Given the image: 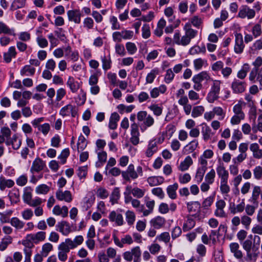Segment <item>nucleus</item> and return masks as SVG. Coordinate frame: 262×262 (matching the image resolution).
<instances>
[{"instance_id":"1","label":"nucleus","mask_w":262,"mask_h":262,"mask_svg":"<svg viewBox=\"0 0 262 262\" xmlns=\"http://www.w3.org/2000/svg\"><path fill=\"white\" fill-rule=\"evenodd\" d=\"M210 79V76L206 71H203L198 74L195 75L192 79L194 83L193 88L197 91H200L203 87L201 82L203 80L208 81Z\"/></svg>"},{"instance_id":"2","label":"nucleus","mask_w":262,"mask_h":262,"mask_svg":"<svg viewBox=\"0 0 262 262\" xmlns=\"http://www.w3.org/2000/svg\"><path fill=\"white\" fill-rule=\"evenodd\" d=\"M185 34L183 35V39L185 40L186 46L189 45L191 40L195 38L198 35V31L192 28L189 23L185 24L183 27Z\"/></svg>"},{"instance_id":"3","label":"nucleus","mask_w":262,"mask_h":262,"mask_svg":"<svg viewBox=\"0 0 262 262\" xmlns=\"http://www.w3.org/2000/svg\"><path fill=\"white\" fill-rule=\"evenodd\" d=\"M247 87V84L244 80L235 78L231 85L233 92L235 94H241L244 92Z\"/></svg>"},{"instance_id":"4","label":"nucleus","mask_w":262,"mask_h":262,"mask_svg":"<svg viewBox=\"0 0 262 262\" xmlns=\"http://www.w3.org/2000/svg\"><path fill=\"white\" fill-rule=\"evenodd\" d=\"M249 80L255 82L256 81L259 82L260 90H262V68L252 69L249 74Z\"/></svg>"},{"instance_id":"5","label":"nucleus","mask_w":262,"mask_h":262,"mask_svg":"<svg viewBox=\"0 0 262 262\" xmlns=\"http://www.w3.org/2000/svg\"><path fill=\"white\" fill-rule=\"evenodd\" d=\"M123 178L127 181H130V178L132 179H136L138 177V174L135 170V167L133 164H130L125 171L121 172Z\"/></svg>"},{"instance_id":"6","label":"nucleus","mask_w":262,"mask_h":262,"mask_svg":"<svg viewBox=\"0 0 262 262\" xmlns=\"http://www.w3.org/2000/svg\"><path fill=\"white\" fill-rule=\"evenodd\" d=\"M84 239L82 235L76 236L73 240L71 238H66L63 243L68 246L70 249L76 248L77 246L82 244Z\"/></svg>"},{"instance_id":"7","label":"nucleus","mask_w":262,"mask_h":262,"mask_svg":"<svg viewBox=\"0 0 262 262\" xmlns=\"http://www.w3.org/2000/svg\"><path fill=\"white\" fill-rule=\"evenodd\" d=\"M58 257L62 261H65L68 258L67 253L70 249L63 242L61 243L58 246Z\"/></svg>"},{"instance_id":"8","label":"nucleus","mask_w":262,"mask_h":262,"mask_svg":"<svg viewBox=\"0 0 262 262\" xmlns=\"http://www.w3.org/2000/svg\"><path fill=\"white\" fill-rule=\"evenodd\" d=\"M235 36L234 52L237 54H241L243 52L245 48L243 36L241 33H236Z\"/></svg>"},{"instance_id":"9","label":"nucleus","mask_w":262,"mask_h":262,"mask_svg":"<svg viewBox=\"0 0 262 262\" xmlns=\"http://www.w3.org/2000/svg\"><path fill=\"white\" fill-rule=\"evenodd\" d=\"M56 197L58 200L64 201L67 203L72 201V194L69 190L63 191L60 189H58L56 192Z\"/></svg>"},{"instance_id":"10","label":"nucleus","mask_w":262,"mask_h":262,"mask_svg":"<svg viewBox=\"0 0 262 262\" xmlns=\"http://www.w3.org/2000/svg\"><path fill=\"white\" fill-rule=\"evenodd\" d=\"M56 227L57 230L65 236H67L72 231L70 224L66 221L58 222Z\"/></svg>"},{"instance_id":"11","label":"nucleus","mask_w":262,"mask_h":262,"mask_svg":"<svg viewBox=\"0 0 262 262\" xmlns=\"http://www.w3.org/2000/svg\"><path fill=\"white\" fill-rule=\"evenodd\" d=\"M46 164L44 161H43L40 158H37L33 162L32 166L30 168V171L32 173L34 172H38L41 171Z\"/></svg>"},{"instance_id":"12","label":"nucleus","mask_w":262,"mask_h":262,"mask_svg":"<svg viewBox=\"0 0 262 262\" xmlns=\"http://www.w3.org/2000/svg\"><path fill=\"white\" fill-rule=\"evenodd\" d=\"M216 172L218 177L220 178L221 181L228 180L229 172L226 169L223 163H221L216 167Z\"/></svg>"},{"instance_id":"13","label":"nucleus","mask_w":262,"mask_h":262,"mask_svg":"<svg viewBox=\"0 0 262 262\" xmlns=\"http://www.w3.org/2000/svg\"><path fill=\"white\" fill-rule=\"evenodd\" d=\"M158 150L157 142L155 139L150 140L147 145V149L145 151V155L147 157H151Z\"/></svg>"},{"instance_id":"14","label":"nucleus","mask_w":262,"mask_h":262,"mask_svg":"<svg viewBox=\"0 0 262 262\" xmlns=\"http://www.w3.org/2000/svg\"><path fill=\"white\" fill-rule=\"evenodd\" d=\"M46 234V232L39 231L35 234H28V237L32 241L33 243L37 244L45 239Z\"/></svg>"},{"instance_id":"15","label":"nucleus","mask_w":262,"mask_h":262,"mask_svg":"<svg viewBox=\"0 0 262 262\" xmlns=\"http://www.w3.org/2000/svg\"><path fill=\"white\" fill-rule=\"evenodd\" d=\"M67 15L70 21H74L76 24L80 23L81 14L79 10H69Z\"/></svg>"},{"instance_id":"16","label":"nucleus","mask_w":262,"mask_h":262,"mask_svg":"<svg viewBox=\"0 0 262 262\" xmlns=\"http://www.w3.org/2000/svg\"><path fill=\"white\" fill-rule=\"evenodd\" d=\"M108 218L112 222H115L117 226L123 225L124 220L122 214L117 213L115 211H112L109 214Z\"/></svg>"},{"instance_id":"17","label":"nucleus","mask_w":262,"mask_h":262,"mask_svg":"<svg viewBox=\"0 0 262 262\" xmlns=\"http://www.w3.org/2000/svg\"><path fill=\"white\" fill-rule=\"evenodd\" d=\"M255 15V12L253 9H250L247 7H243L238 13V16L241 18H244L246 17L250 19L253 18Z\"/></svg>"},{"instance_id":"18","label":"nucleus","mask_w":262,"mask_h":262,"mask_svg":"<svg viewBox=\"0 0 262 262\" xmlns=\"http://www.w3.org/2000/svg\"><path fill=\"white\" fill-rule=\"evenodd\" d=\"M261 193V188L259 186H254L252 189V195L250 201L254 204H258V200Z\"/></svg>"},{"instance_id":"19","label":"nucleus","mask_w":262,"mask_h":262,"mask_svg":"<svg viewBox=\"0 0 262 262\" xmlns=\"http://www.w3.org/2000/svg\"><path fill=\"white\" fill-rule=\"evenodd\" d=\"M53 213L56 215H60L63 217L68 216V208L63 206L60 207L59 205H55L53 209Z\"/></svg>"},{"instance_id":"20","label":"nucleus","mask_w":262,"mask_h":262,"mask_svg":"<svg viewBox=\"0 0 262 262\" xmlns=\"http://www.w3.org/2000/svg\"><path fill=\"white\" fill-rule=\"evenodd\" d=\"M231 252L233 253L234 256L237 259H241L243 257V253L240 250L239 245L237 243H231L229 245Z\"/></svg>"},{"instance_id":"21","label":"nucleus","mask_w":262,"mask_h":262,"mask_svg":"<svg viewBox=\"0 0 262 262\" xmlns=\"http://www.w3.org/2000/svg\"><path fill=\"white\" fill-rule=\"evenodd\" d=\"M242 246L243 249L246 251L247 256L250 259H251L253 256H254L253 253L251 252V250H252L253 243L252 239H247L245 241L243 244Z\"/></svg>"},{"instance_id":"22","label":"nucleus","mask_w":262,"mask_h":262,"mask_svg":"<svg viewBox=\"0 0 262 262\" xmlns=\"http://www.w3.org/2000/svg\"><path fill=\"white\" fill-rule=\"evenodd\" d=\"M165 222L166 221L164 217L158 216L152 219L150 223L155 229H160L164 226Z\"/></svg>"},{"instance_id":"23","label":"nucleus","mask_w":262,"mask_h":262,"mask_svg":"<svg viewBox=\"0 0 262 262\" xmlns=\"http://www.w3.org/2000/svg\"><path fill=\"white\" fill-rule=\"evenodd\" d=\"M119 119L120 116L117 113L115 112L112 113L108 123L109 128L113 130L116 129Z\"/></svg>"},{"instance_id":"24","label":"nucleus","mask_w":262,"mask_h":262,"mask_svg":"<svg viewBox=\"0 0 262 262\" xmlns=\"http://www.w3.org/2000/svg\"><path fill=\"white\" fill-rule=\"evenodd\" d=\"M249 238H250L252 241L253 240L252 252H253L254 256H256L261 241L260 237L258 235H255L253 237L252 235H250Z\"/></svg>"},{"instance_id":"25","label":"nucleus","mask_w":262,"mask_h":262,"mask_svg":"<svg viewBox=\"0 0 262 262\" xmlns=\"http://www.w3.org/2000/svg\"><path fill=\"white\" fill-rule=\"evenodd\" d=\"M164 181V179L162 176H152L147 179V183L151 187L161 185Z\"/></svg>"},{"instance_id":"26","label":"nucleus","mask_w":262,"mask_h":262,"mask_svg":"<svg viewBox=\"0 0 262 262\" xmlns=\"http://www.w3.org/2000/svg\"><path fill=\"white\" fill-rule=\"evenodd\" d=\"M245 208V203L244 200H242V202L237 204H233L232 206H230L229 210L231 213L235 214L236 213H240L244 211Z\"/></svg>"},{"instance_id":"27","label":"nucleus","mask_w":262,"mask_h":262,"mask_svg":"<svg viewBox=\"0 0 262 262\" xmlns=\"http://www.w3.org/2000/svg\"><path fill=\"white\" fill-rule=\"evenodd\" d=\"M193 161L190 156H187L184 160L181 162L180 165L178 167L179 170L181 171H184L187 170L189 167L192 164Z\"/></svg>"},{"instance_id":"28","label":"nucleus","mask_w":262,"mask_h":262,"mask_svg":"<svg viewBox=\"0 0 262 262\" xmlns=\"http://www.w3.org/2000/svg\"><path fill=\"white\" fill-rule=\"evenodd\" d=\"M250 149L253 153V156L256 159H261L262 158V149L259 148L257 143H252L250 146Z\"/></svg>"},{"instance_id":"29","label":"nucleus","mask_w":262,"mask_h":262,"mask_svg":"<svg viewBox=\"0 0 262 262\" xmlns=\"http://www.w3.org/2000/svg\"><path fill=\"white\" fill-rule=\"evenodd\" d=\"M67 84L72 93H76L80 87L79 82L75 81L74 78L71 76L69 77Z\"/></svg>"},{"instance_id":"30","label":"nucleus","mask_w":262,"mask_h":262,"mask_svg":"<svg viewBox=\"0 0 262 262\" xmlns=\"http://www.w3.org/2000/svg\"><path fill=\"white\" fill-rule=\"evenodd\" d=\"M16 55V50L14 47H11L9 48L7 52L4 54V59L7 63L11 62L12 58L15 57Z\"/></svg>"},{"instance_id":"31","label":"nucleus","mask_w":262,"mask_h":262,"mask_svg":"<svg viewBox=\"0 0 262 262\" xmlns=\"http://www.w3.org/2000/svg\"><path fill=\"white\" fill-rule=\"evenodd\" d=\"M14 185V182L10 179H6L3 176L0 177V189L4 190L6 187L11 188Z\"/></svg>"},{"instance_id":"32","label":"nucleus","mask_w":262,"mask_h":262,"mask_svg":"<svg viewBox=\"0 0 262 262\" xmlns=\"http://www.w3.org/2000/svg\"><path fill=\"white\" fill-rule=\"evenodd\" d=\"M187 208L190 213H196L200 211L201 204L198 201L189 202L187 203Z\"/></svg>"},{"instance_id":"33","label":"nucleus","mask_w":262,"mask_h":262,"mask_svg":"<svg viewBox=\"0 0 262 262\" xmlns=\"http://www.w3.org/2000/svg\"><path fill=\"white\" fill-rule=\"evenodd\" d=\"M32 191L33 189L29 186L26 187L24 189L23 199L24 202L27 204H28L32 199Z\"/></svg>"},{"instance_id":"34","label":"nucleus","mask_w":262,"mask_h":262,"mask_svg":"<svg viewBox=\"0 0 262 262\" xmlns=\"http://www.w3.org/2000/svg\"><path fill=\"white\" fill-rule=\"evenodd\" d=\"M155 202L154 200H147L145 201L146 206L148 208V209H145L144 208L143 211V215L144 216H146L151 213L153 211L155 207Z\"/></svg>"},{"instance_id":"35","label":"nucleus","mask_w":262,"mask_h":262,"mask_svg":"<svg viewBox=\"0 0 262 262\" xmlns=\"http://www.w3.org/2000/svg\"><path fill=\"white\" fill-rule=\"evenodd\" d=\"M178 188V184L174 183L173 185H169L167 187L166 190L168 196L171 199H175L177 198L176 191Z\"/></svg>"},{"instance_id":"36","label":"nucleus","mask_w":262,"mask_h":262,"mask_svg":"<svg viewBox=\"0 0 262 262\" xmlns=\"http://www.w3.org/2000/svg\"><path fill=\"white\" fill-rule=\"evenodd\" d=\"M10 223L13 227L17 229H22L25 225V223L16 217L11 218L10 221Z\"/></svg>"},{"instance_id":"37","label":"nucleus","mask_w":262,"mask_h":262,"mask_svg":"<svg viewBox=\"0 0 262 262\" xmlns=\"http://www.w3.org/2000/svg\"><path fill=\"white\" fill-rule=\"evenodd\" d=\"M35 69L34 68H31L29 65H26L23 67L20 70V73L21 76H32L34 74Z\"/></svg>"},{"instance_id":"38","label":"nucleus","mask_w":262,"mask_h":262,"mask_svg":"<svg viewBox=\"0 0 262 262\" xmlns=\"http://www.w3.org/2000/svg\"><path fill=\"white\" fill-rule=\"evenodd\" d=\"M209 80H211L212 82L210 91L220 94L221 91V85L222 83V81L219 80L213 79L211 78Z\"/></svg>"},{"instance_id":"39","label":"nucleus","mask_w":262,"mask_h":262,"mask_svg":"<svg viewBox=\"0 0 262 262\" xmlns=\"http://www.w3.org/2000/svg\"><path fill=\"white\" fill-rule=\"evenodd\" d=\"M173 42L178 45L186 46L185 40L183 39V36H181L180 33L178 31L176 32L174 34Z\"/></svg>"},{"instance_id":"40","label":"nucleus","mask_w":262,"mask_h":262,"mask_svg":"<svg viewBox=\"0 0 262 262\" xmlns=\"http://www.w3.org/2000/svg\"><path fill=\"white\" fill-rule=\"evenodd\" d=\"M191 26H193L195 28L199 29L203 23V20L201 17L198 15L192 16L189 19V22Z\"/></svg>"},{"instance_id":"41","label":"nucleus","mask_w":262,"mask_h":262,"mask_svg":"<svg viewBox=\"0 0 262 262\" xmlns=\"http://www.w3.org/2000/svg\"><path fill=\"white\" fill-rule=\"evenodd\" d=\"M12 242V238L10 236L4 237L0 243V251H3L6 249L8 246Z\"/></svg>"},{"instance_id":"42","label":"nucleus","mask_w":262,"mask_h":262,"mask_svg":"<svg viewBox=\"0 0 262 262\" xmlns=\"http://www.w3.org/2000/svg\"><path fill=\"white\" fill-rule=\"evenodd\" d=\"M205 52L206 48L205 46H202L201 47L199 46H194L191 48L189 50V53L192 55L200 53L204 54Z\"/></svg>"},{"instance_id":"43","label":"nucleus","mask_w":262,"mask_h":262,"mask_svg":"<svg viewBox=\"0 0 262 262\" xmlns=\"http://www.w3.org/2000/svg\"><path fill=\"white\" fill-rule=\"evenodd\" d=\"M21 145V140L15 134L11 138V145L14 150L19 149Z\"/></svg>"},{"instance_id":"44","label":"nucleus","mask_w":262,"mask_h":262,"mask_svg":"<svg viewBox=\"0 0 262 262\" xmlns=\"http://www.w3.org/2000/svg\"><path fill=\"white\" fill-rule=\"evenodd\" d=\"M50 191V187L46 184H41L35 188V192L38 194H46Z\"/></svg>"},{"instance_id":"45","label":"nucleus","mask_w":262,"mask_h":262,"mask_svg":"<svg viewBox=\"0 0 262 262\" xmlns=\"http://www.w3.org/2000/svg\"><path fill=\"white\" fill-rule=\"evenodd\" d=\"M120 197V193L119 189L118 187H116L114 189L110 198V201L112 204H114L117 203Z\"/></svg>"},{"instance_id":"46","label":"nucleus","mask_w":262,"mask_h":262,"mask_svg":"<svg viewBox=\"0 0 262 262\" xmlns=\"http://www.w3.org/2000/svg\"><path fill=\"white\" fill-rule=\"evenodd\" d=\"M205 111L203 106L199 105L194 106L192 111L191 116L193 118H196L202 115Z\"/></svg>"},{"instance_id":"47","label":"nucleus","mask_w":262,"mask_h":262,"mask_svg":"<svg viewBox=\"0 0 262 262\" xmlns=\"http://www.w3.org/2000/svg\"><path fill=\"white\" fill-rule=\"evenodd\" d=\"M86 100V93L81 90L80 93L75 98L76 103L79 105H83Z\"/></svg>"},{"instance_id":"48","label":"nucleus","mask_w":262,"mask_h":262,"mask_svg":"<svg viewBox=\"0 0 262 262\" xmlns=\"http://www.w3.org/2000/svg\"><path fill=\"white\" fill-rule=\"evenodd\" d=\"M72 109H73V106L71 104H68L62 108L60 111L59 114L63 117L68 116L70 115Z\"/></svg>"},{"instance_id":"49","label":"nucleus","mask_w":262,"mask_h":262,"mask_svg":"<svg viewBox=\"0 0 262 262\" xmlns=\"http://www.w3.org/2000/svg\"><path fill=\"white\" fill-rule=\"evenodd\" d=\"M195 222L192 219L188 217L183 225V230L184 231H188L193 228L195 226Z\"/></svg>"},{"instance_id":"50","label":"nucleus","mask_w":262,"mask_h":262,"mask_svg":"<svg viewBox=\"0 0 262 262\" xmlns=\"http://www.w3.org/2000/svg\"><path fill=\"white\" fill-rule=\"evenodd\" d=\"M202 133L203 136V138L206 141L209 140L212 135L211 129L210 127L207 125L203 126Z\"/></svg>"},{"instance_id":"51","label":"nucleus","mask_w":262,"mask_h":262,"mask_svg":"<svg viewBox=\"0 0 262 262\" xmlns=\"http://www.w3.org/2000/svg\"><path fill=\"white\" fill-rule=\"evenodd\" d=\"M248 69L249 64H245L244 68L238 72L237 77L239 79V80H243V79L246 77Z\"/></svg>"},{"instance_id":"52","label":"nucleus","mask_w":262,"mask_h":262,"mask_svg":"<svg viewBox=\"0 0 262 262\" xmlns=\"http://www.w3.org/2000/svg\"><path fill=\"white\" fill-rule=\"evenodd\" d=\"M215 177V172L213 169H212L208 172L205 177V181L210 184H212L214 181Z\"/></svg>"},{"instance_id":"53","label":"nucleus","mask_w":262,"mask_h":262,"mask_svg":"<svg viewBox=\"0 0 262 262\" xmlns=\"http://www.w3.org/2000/svg\"><path fill=\"white\" fill-rule=\"evenodd\" d=\"M134 108L135 106L133 105L126 106L122 104H119L117 106V108L121 114H123L124 112L130 113Z\"/></svg>"},{"instance_id":"54","label":"nucleus","mask_w":262,"mask_h":262,"mask_svg":"<svg viewBox=\"0 0 262 262\" xmlns=\"http://www.w3.org/2000/svg\"><path fill=\"white\" fill-rule=\"evenodd\" d=\"M53 246L49 243L45 244L42 247L41 254L44 257L47 256L49 253L52 250Z\"/></svg>"},{"instance_id":"55","label":"nucleus","mask_w":262,"mask_h":262,"mask_svg":"<svg viewBox=\"0 0 262 262\" xmlns=\"http://www.w3.org/2000/svg\"><path fill=\"white\" fill-rule=\"evenodd\" d=\"M158 74L157 70L154 69L148 73L146 77V82L147 83H152L155 79L156 75Z\"/></svg>"},{"instance_id":"56","label":"nucleus","mask_w":262,"mask_h":262,"mask_svg":"<svg viewBox=\"0 0 262 262\" xmlns=\"http://www.w3.org/2000/svg\"><path fill=\"white\" fill-rule=\"evenodd\" d=\"M154 122L155 121L153 117L150 115H147V117L145 119L143 122L145 127H141V130L144 131L146 129V127L152 126Z\"/></svg>"},{"instance_id":"57","label":"nucleus","mask_w":262,"mask_h":262,"mask_svg":"<svg viewBox=\"0 0 262 262\" xmlns=\"http://www.w3.org/2000/svg\"><path fill=\"white\" fill-rule=\"evenodd\" d=\"M37 45L41 48H45L48 47V41L42 35H39L36 38Z\"/></svg>"},{"instance_id":"58","label":"nucleus","mask_w":262,"mask_h":262,"mask_svg":"<svg viewBox=\"0 0 262 262\" xmlns=\"http://www.w3.org/2000/svg\"><path fill=\"white\" fill-rule=\"evenodd\" d=\"M220 190L223 194H227L230 191V186L228 184V180L220 182Z\"/></svg>"},{"instance_id":"59","label":"nucleus","mask_w":262,"mask_h":262,"mask_svg":"<svg viewBox=\"0 0 262 262\" xmlns=\"http://www.w3.org/2000/svg\"><path fill=\"white\" fill-rule=\"evenodd\" d=\"M170 239L168 232H165L156 236V239L158 241H162L165 243L169 242Z\"/></svg>"},{"instance_id":"60","label":"nucleus","mask_w":262,"mask_h":262,"mask_svg":"<svg viewBox=\"0 0 262 262\" xmlns=\"http://www.w3.org/2000/svg\"><path fill=\"white\" fill-rule=\"evenodd\" d=\"M87 145V142L85 138L81 136L79 137L77 143V149L78 150H83Z\"/></svg>"},{"instance_id":"61","label":"nucleus","mask_w":262,"mask_h":262,"mask_svg":"<svg viewBox=\"0 0 262 262\" xmlns=\"http://www.w3.org/2000/svg\"><path fill=\"white\" fill-rule=\"evenodd\" d=\"M126 220L129 225L133 224L135 221V214L131 211L128 210L125 213Z\"/></svg>"},{"instance_id":"62","label":"nucleus","mask_w":262,"mask_h":262,"mask_svg":"<svg viewBox=\"0 0 262 262\" xmlns=\"http://www.w3.org/2000/svg\"><path fill=\"white\" fill-rule=\"evenodd\" d=\"M174 77V74L173 72L171 69H169L166 71V73L164 78V81L166 83H169L172 81Z\"/></svg>"},{"instance_id":"63","label":"nucleus","mask_w":262,"mask_h":262,"mask_svg":"<svg viewBox=\"0 0 262 262\" xmlns=\"http://www.w3.org/2000/svg\"><path fill=\"white\" fill-rule=\"evenodd\" d=\"M108 194L107 190L104 188H99L97 190L96 195L101 199H104L107 198Z\"/></svg>"},{"instance_id":"64","label":"nucleus","mask_w":262,"mask_h":262,"mask_svg":"<svg viewBox=\"0 0 262 262\" xmlns=\"http://www.w3.org/2000/svg\"><path fill=\"white\" fill-rule=\"evenodd\" d=\"M254 177L256 180H259L262 178V167L256 166L253 169Z\"/></svg>"}]
</instances>
